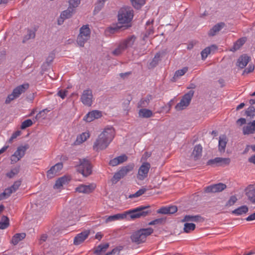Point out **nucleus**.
<instances>
[{
  "mask_svg": "<svg viewBox=\"0 0 255 255\" xmlns=\"http://www.w3.org/2000/svg\"><path fill=\"white\" fill-rule=\"evenodd\" d=\"M133 17V10L130 6H124L121 8L118 14V19L119 24L113 26V33L119 29L125 30L131 26V21Z\"/></svg>",
  "mask_w": 255,
  "mask_h": 255,
  "instance_id": "f257e3e1",
  "label": "nucleus"
},
{
  "mask_svg": "<svg viewBox=\"0 0 255 255\" xmlns=\"http://www.w3.org/2000/svg\"><path fill=\"white\" fill-rule=\"evenodd\" d=\"M149 208V206H141L127 212V213L117 214L113 215V221L120 220L126 218L127 215H128L131 219L145 217L151 212Z\"/></svg>",
  "mask_w": 255,
  "mask_h": 255,
  "instance_id": "f03ea898",
  "label": "nucleus"
},
{
  "mask_svg": "<svg viewBox=\"0 0 255 255\" xmlns=\"http://www.w3.org/2000/svg\"><path fill=\"white\" fill-rule=\"evenodd\" d=\"M111 137L112 128H105L94 142V149L98 150L105 149L110 144Z\"/></svg>",
  "mask_w": 255,
  "mask_h": 255,
  "instance_id": "7ed1b4c3",
  "label": "nucleus"
},
{
  "mask_svg": "<svg viewBox=\"0 0 255 255\" xmlns=\"http://www.w3.org/2000/svg\"><path fill=\"white\" fill-rule=\"evenodd\" d=\"M153 232V230L151 228L141 229L133 232L130 237V239L132 242L139 244L144 242L146 237L151 235Z\"/></svg>",
  "mask_w": 255,
  "mask_h": 255,
  "instance_id": "20e7f679",
  "label": "nucleus"
},
{
  "mask_svg": "<svg viewBox=\"0 0 255 255\" xmlns=\"http://www.w3.org/2000/svg\"><path fill=\"white\" fill-rule=\"evenodd\" d=\"M77 42L80 47H84L85 43L90 39L91 30L88 24L84 25L80 28Z\"/></svg>",
  "mask_w": 255,
  "mask_h": 255,
  "instance_id": "39448f33",
  "label": "nucleus"
},
{
  "mask_svg": "<svg viewBox=\"0 0 255 255\" xmlns=\"http://www.w3.org/2000/svg\"><path fill=\"white\" fill-rule=\"evenodd\" d=\"M29 84L24 83L15 88L12 93L7 97L5 103L9 104L12 101L19 97L21 94L24 93L29 88Z\"/></svg>",
  "mask_w": 255,
  "mask_h": 255,
  "instance_id": "423d86ee",
  "label": "nucleus"
},
{
  "mask_svg": "<svg viewBox=\"0 0 255 255\" xmlns=\"http://www.w3.org/2000/svg\"><path fill=\"white\" fill-rule=\"evenodd\" d=\"M92 168L91 163L88 159H79V164L77 166V170L84 176L87 177L90 175L92 172Z\"/></svg>",
  "mask_w": 255,
  "mask_h": 255,
  "instance_id": "0eeeda50",
  "label": "nucleus"
},
{
  "mask_svg": "<svg viewBox=\"0 0 255 255\" xmlns=\"http://www.w3.org/2000/svg\"><path fill=\"white\" fill-rule=\"evenodd\" d=\"M134 166L133 163H130L121 167L120 170L116 172L113 176V183H116L120 179L123 178L133 169Z\"/></svg>",
  "mask_w": 255,
  "mask_h": 255,
  "instance_id": "6e6552de",
  "label": "nucleus"
},
{
  "mask_svg": "<svg viewBox=\"0 0 255 255\" xmlns=\"http://www.w3.org/2000/svg\"><path fill=\"white\" fill-rule=\"evenodd\" d=\"M194 93V91L191 90L187 93L185 94L182 98L180 102L176 105V110L177 111H180L187 107L189 105L193 96Z\"/></svg>",
  "mask_w": 255,
  "mask_h": 255,
  "instance_id": "1a4fd4ad",
  "label": "nucleus"
},
{
  "mask_svg": "<svg viewBox=\"0 0 255 255\" xmlns=\"http://www.w3.org/2000/svg\"><path fill=\"white\" fill-rule=\"evenodd\" d=\"M28 144L20 146L10 157L11 164H14L19 161L25 155L26 150L28 148Z\"/></svg>",
  "mask_w": 255,
  "mask_h": 255,
  "instance_id": "9d476101",
  "label": "nucleus"
},
{
  "mask_svg": "<svg viewBox=\"0 0 255 255\" xmlns=\"http://www.w3.org/2000/svg\"><path fill=\"white\" fill-rule=\"evenodd\" d=\"M93 98L92 91L90 89H87L83 91L80 100L84 105L90 107L92 104Z\"/></svg>",
  "mask_w": 255,
  "mask_h": 255,
  "instance_id": "9b49d317",
  "label": "nucleus"
},
{
  "mask_svg": "<svg viewBox=\"0 0 255 255\" xmlns=\"http://www.w3.org/2000/svg\"><path fill=\"white\" fill-rule=\"evenodd\" d=\"M150 168V163L148 162L143 163L139 168L137 178L140 180H143L147 177Z\"/></svg>",
  "mask_w": 255,
  "mask_h": 255,
  "instance_id": "f8f14e48",
  "label": "nucleus"
},
{
  "mask_svg": "<svg viewBox=\"0 0 255 255\" xmlns=\"http://www.w3.org/2000/svg\"><path fill=\"white\" fill-rule=\"evenodd\" d=\"M109 247L110 244L108 243H102L93 249V253L96 255H111L112 252L104 255Z\"/></svg>",
  "mask_w": 255,
  "mask_h": 255,
  "instance_id": "ddd939ff",
  "label": "nucleus"
},
{
  "mask_svg": "<svg viewBox=\"0 0 255 255\" xmlns=\"http://www.w3.org/2000/svg\"><path fill=\"white\" fill-rule=\"evenodd\" d=\"M96 187L94 183H91L89 185L81 184L76 188V191L79 193L85 194H89L92 192Z\"/></svg>",
  "mask_w": 255,
  "mask_h": 255,
  "instance_id": "4468645a",
  "label": "nucleus"
},
{
  "mask_svg": "<svg viewBox=\"0 0 255 255\" xmlns=\"http://www.w3.org/2000/svg\"><path fill=\"white\" fill-rule=\"evenodd\" d=\"M225 184L219 183L216 184H213L206 187L205 188V191L206 193H216L221 192L226 188Z\"/></svg>",
  "mask_w": 255,
  "mask_h": 255,
  "instance_id": "2eb2a0df",
  "label": "nucleus"
},
{
  "mask_svg": "<svg viewBox=\"0 0 255 255\" xmlns=\"http://www.w3.org/2000/svg\"><path fill=\"white\" fill-rule=\"evenodd\" d=\"M63 167V164L62 163H58L52 166L49 170L47 172V178L51 179L57 176L58 174V172Z\"/></svg>",
  "mask_w": 255,
  "mask_h": 255,
  "instance_id": "dca6fc26",
  "label": "nucleus"
},
{
  "mask_svg": "<svg viewBox=\"0 0 255 255\" xmlns=\"http://www.w3.org/2000/svg\"><path fill=\"white\" fill-rule=\"evenodd\" d=\"M89 234V230H85L77 234L74 239V245L76 246L80 245L88 237Z\"/></svg>",
  "mask_w": 255,
  "mask_h": 255,
  "instance_id": "f3484780",
  "label": "nucleus"
},
{
  "mask_svg": "<svg viewBox=\"0 0 255 255\" xmlns=\"http://www.w3.org/2000/svg\"><path fill=\"white\" fill-rule=\"evenodd\" d=\"M74 12L75 9L69 6L66 10L63 11L60 14V19L62 20H58V24H61L65 19L71 17Z\"/></svg>",
  "mask_w": 255,
  "mask_h": 255,
  "instance_id": "a211bd4d",
  "label": "nucleus"
},
{
  "mask_svg": "<svg viewBox=\"0 0 255 255\" xmlns=\"http://www.w3.org/2000/svg\"><path fill=\"white\" fill-rule=\"evenodd\" d=\"M102 116L100 111L95 110L89 112L84 118V120L87 122H91L96 119H98Z\"/></svg>",
  "mask_w": 255,
  "mask_h": 255,
  "instance_id": "6ab92c4d",
  "label": "nucleus"
},
{
  "mask_svg": "<svg viewBox=\"0 0 255 255\" xmlns=\"http://www.w3.org/2000/svg\"><path fill=\"white\" fill-rule=\"evenodd\" d=\"M177 208L176 206L163 207L157 211V213L162 214H172L176 212Z\"/></svg>",
  "mask_w": 255,
  "mask_h": 255,
  "instance_id": "aec40b11",
  "label": "nucleus"
},
{
  "mask_svg": "<svg viewBox=\"0 0 255 255\" xmlns=\"http://www.w3.org/2000/svg\"><path fill=\"white\" fill-rule=\"evenodd\" d=\"M250 60V58L247 55H241L238 59L237 66L241 69L245 67Z\"/></svg>",
  "mask_w": 255,
  "mask_h": 255,
  "instance_id": "412c9836",
  "label": "nucleus"
},
{
  "mask_svg": "<svg viewBox=\"0 0 255 255\" xmlns=\"http://www.w3.org/2000/svg\"><path fill=\"white\" fill-rule=\"evenodd\" d=\"M255 131V121L248 123L243 128V133L244 135L253 133Z\"/></svg>",
  "mask_w": 255,
  "mask_h": 255,
  "instance_id": "4be33fe9",
  "label": "nucleus"
},
{
  "mask_svg": "<svg viewBox=\"0 0 255 255\" xmlns=\"http://www.w3.org/2000/svg\"><path fill=\"white\" fill-rule=\"evenodd\" d=\"M227 142L228 139L225 135L220 136L218 145L219 150L220 152H225Z\"/></svg>",
  "mask_w": 255,
  "mask_h": 255,
  "instance_id": "5701e85b",
  "label": "nucleus"
},
{
  "mask_svg": "<svg viewBox=\"0 0 255 255\" xmlns=\"http://www.w3.org/2000/svg\"><path fill=\"white\" fill-rule=\"evenodd\" d=\"M69 181L70 179L66 176L59 178L55 182L54 188L60 189L63 185L67 184Z\"/></svg>",
  "mask_w": 255,
  "mask_h": 255,
  "instance_id": "b1692460",
  "label": "nucleus"
},
{
  "mask_svg": "<svg viewBox=\"0 0 255 255\" xmlns=\"http://www.w3.org/2000/svg\"><path fill=\"white\" fill-rule=\"evenodd\" d=\"M152 98L151 95H147L145 97L141 99L138 103V107L142 108L147 107Z\"/></svg>",
  "mask_w": 255,
  "mask_h": 255,
  "instance_id": "393cba45",
  "label": "nucleus"
},
{
  "mask_svg": "<svg viewBox=\"0 0 255 255\" xmlns=\"http://www.w3.org/2000/svg\"><path fill=\"white\" fill-rule=\"evenodd\" d=\"M128 156L126 154H122L113 159V166H117L127 161Z\"/></svg>",
  "mask_w": 255,
  "mask_h": 255,
  "instance_id": "a878e982",
  "label": "nucleus"
},
{
  "mask_svg": "<svg viewBox=\"0 0 255 255\" xmlns=\"http://www.w3.org/2000/svg\"><path fill=\"white\" fill-rule=\"evenodd\" d=\"M225 25V23L220 22L215 25L209 31V35L210 36H214L216 33L221 30Z\"/></svg>",
  "mask_w": 255,
  "mask_h": 255,
  "instance_id": "bb28decb",
  "label": "nucleus"
},
{
  "mask_svg": "<svg viewBox=\"0 0 255 255\" xmlns=\"http://www.w3.org/2000/svg\"><path fill=\"white\" fill-rule=\"evenodd\" d=\"M136 37L134 35H131L128 36L127 39L122 42L125 46V48L131 47L134 44Z\"/></svg>",
  "mask_w": 255,
  "mask_h": 255,
  "instance_id": "cd10ccee",
  "label": "nucleus"
},
{
  "mask_svg": "<svg viewBox=\"0 0 255 255\" xmlns=\"http://www.w3.org/2000/svg\"><path fill=\"white\" fill-rule=\"evenodd\" d=\"M202 152V146L200 144L195 145L192 152V155L194 156V159L197 160L199 159L201 156Z\"/></svg>",
  "mask_w": 255,
  "mask_h": 255,
  "instance_id": "c85d7f7f",
  "label": "nucleus"
},
{
  "mask_svg": "<svg viewBox=\"0 0 255 255\" xmlns=\"http://www.w3.org/2000/svg\"><path fill=\"white\" fill-rule=\"evenodd\" d=\"M138 115L139 117L141 118H149L153 116V113L149 109L143 108L139 111Z\"/></svg>",
  "mask_w": 255,
  "mask_h": 255,
  "instance_id": "c756f323",
  "label": "nucleus"
},
{
  "mask_svg": "<svg viewBox=\"0 0 255 255\" xmlns=\"http://www.w3.org/2000/svg\"><path fill=\"white\" fill-rule=\"evenodd\" d=\"M202 219V217L200 215H186L184 216L183 219L181 220L182 222H198L200 221Z\"/></svg>",
  "mask_w": 255,
  "mask_h": 255,
  "instance_id": "7c9ffc66",
  "label": "nucleus"
},
{
  "mask_svg": "<svg viewBox=\"0 0 255 255\" xmlns=\"http://www.w3.org/2000/svg\"><path fill=\"white\" fill-rule=\"evenodd\" d=\"M217 49L216 46L213 45L211 47H208L205 48L202 51L201 54L202 56V59H206L208 55L211 52V51L215 50Z\"/></svg>",
  "mask_w": 255,
  "mask_h": 255,
  "instance_id": "2f4dec72",
  "label": "nucleus"
},
{
  "mask_svg": "<svg viewBox=\"0 0 255 255\" xmlns=\"http://www.w3.org/2000/svg\"><path fill=\"white\" fill-rule=\"evenodd\" d=\"M26 236L25 233H17L15 234L12 239L11 243L14 245H17L19 242L24 239Z\"/></svg>",
  "mask_w": 255,
  "mask_h": 255,
  "instance_id": "473e14b6",
  "label": "nucleus"
},
{
  "mask_svg": "<svg viewBox=\"0 0 255 255\" xmlns=\"http://www.w3.org/2000/svg\"><path fill=\"white\" fill-rule=\"evenodd\" d=\"M248 211V208L246 206H242L232 211V213L240 215L246 213Z\"/></svg>",
  "mask_w": 255,
  "mask_h": 255,
  "instance_id": "72a5a7b5",
  "label": "nucleus"
},
{
  "mask_svg": "<svg viewBox=\"0 0 255 255\" xmlns=\"http://www.w3.org/2000/svg\"><path fill=\"white\" fill-rule=\"evenodd\" d=\"M90 137L89 132H85L78 135L77 137L76 141L78 143H82L86 141Z\"/></svg>",
  "mask_w": 255,
  "mask_h": 255,
  "instance_id": "f704fd0d",
  "label": "nucleus"
},
{
  "mask_svg": "<svg viewBox=\"0 0 255 255\" xmlns=\"http://www.w3.org/2000/svg\"><path fill=\"white\" fill-rule=\"evenodd\" d=\"M161 54L159 52L156 53L152 60L149 64L150 68H153L155 67L160 61Z\"/></svg>",
  "mask_w": 255,
  "mask_h": 255,
  "instance_id": "c9c22d12",
  "label": "nucleus"
},
{
  "mask_svg": "<svg viewBox=\"0 0 255 255\" xmlns=\"http://www.w3.org/2000/svg\"><path fill=\"white\" fill-rule=\"evenodd\" d=\"M126 48L121 42L118 47L113 51V54L116 56L120 55Z\"/></svg>",
  "mask_w": 255,
  "mask_h": 255,
  "instance_id": "e433bc0d",
  "label": "nucleus"
},
{
  "mask_svg": "<svg viewBox=\"0 0 255 255\" xmlns=\"http://www.w3.org/2000/svg\"><path fill=\"white\" fill-rule=\"evenodd\" d=\"M9 224L8 218L6 216H3L0 221V229H5L8 227Z\"/></svg>",
  "mask_w": 255,
  "mask_h": 255,
  "instance_id": "4c0bfd02",
  "label": "nucleus"
},
{
  "mask_svg": "<svg viewBox=\"0 0 255 255\" xmlns=\"http://www.w3.org/2000/svg\"><path fill=\"white\" fill-rule=\"evenodd\" d=\"M195 224L193 223H186L184 224L183 230L184 232L189 233L194 231L195 229Z\"/></svg>",
  "mask_w": 255,
  "mask_h": 255,
  "instance_id": "58836bf2",
  "label": "nucleus"
},
{
  "mask_svg": "<svg viewBox=\"0 0 255 255\" xmlns=\"http://www.w3.org/2000/svg\"><path fill=\"white\" fill-rule=\"evenodd\" d=\"M12 193L14 192L9 187L6 188L2 193L0 194V201L8 198Z\"/></svg>",
  "mask_w": 255,
  "mask_h": 255,
  "instance_id": "ea45409f",
  "label": "nucleus"
},
{
  "mask_svg": "<svg viewBox=\"0 0 255 255\" xmlns=\"http://www.w3.org/2000/svg\"><path fill=\"white\" fill-rule=\"evenodd\" d=\"M132 5L136 9L140 8L144 4L145 0H130Z\"/></svg>",
  "mask_w": 255,
  "mask_h": 255,
  "instance_id": "a19ab883",
  "label": "nucleus"
},
{
  "mask_svg": "<svg viewBox=\"0 0 255 255\" xmlns=\"http://www.w3.org/2000/svg\"><path fill=\"white\" fill-rule=\"evenodd\" d=\"M245 38H240L238 39L236 43L234 44V46L233 47L232 51H236L239 49L245 43Z\"/></svg>",
  "mask_w": 255,
  "mask_h": 255,
  "instance_id": "79ce46f5",
  "label": "nucleus"
},
{
  "mask_svg": "<svg viewBox=\"0 0 255 255\" xmlns=\"http://www.w3.org/2000/svg\"><path fill=\"white\" fill-rule=\"evenodd\" d=\"M166 222V218H161L155 219L148 223L149 225H162Z\"/></svg>",
  "mask_w": 255,
  "mask_h": 255,
  "instance_id": "37998d69",
  "label": "nucleus"
},
{
  "mask_svg": "<svg viewBox=\"0 0 255 255\" xmlns=\"http://www.w3.org/2000/svg\"><path fill=\"white\" fill-rule=\"evenodd\" d=\"M188 71L187 67H184L182 69L176 71L174 74V78H178L184 75Z\"/></svg>",
  "mask_w": 255,
  "mask_h": 255,
  "instance_id": "c03bdc74",
  "label": "nucleus"
},
{
  "mask_svg": "<svg viewBox=\"0 0 255 255\" xmlns=\"http://www.w3.org/2000/svg\"><path fill=\"white\" fill-rule=\"evenodd\" d=\"M19 167H16L12 169L10 172L6 173V176L9 178H13L15 175L19 173Z\"/></svg>",
  "mask_w": 255,
  "mask_h": 255,
  "instance_id": "a18cd8bd",
  "label": "nucleus"
},
{
  "mask_svg": "<svg viewBox=\"0 0 255 255\" xmlns=\"http://www.w3.org/2000/svg\"><path fill=\"white\" fill-rule=\"evenodd\" d=\"M35 34L34 31L32 30H28L27 32V34L25 35V36L23 37V39L22 40L23 43H25L27 40L33 39L35 37Z\"/></svg>",
  "mask_w": 255,
  "mask_h": 255,
  "instance_id": "49530a36",
  "label": "nucleus"
},
{
  "mask_svg": "<svg viewBox=\"0 0 255 255\" xmlns=\"http://www.w3.org/2000/svg\"><path fill=\"white\" fill-rule=\"evenodd\" d=\"M246 115L250 117H254L255 116V108L254 106H250L246 111Z\"/></svg>",
  "mask_w": 255,
  "mask_h": 255,
  "instance_id": "de8ad7c7",
  "label": "nucleus"
},
{
  "mask_svg": "<svg viewBox=\"0 0 255 255\" xmlns=\"http://www.w3.org/2000/svg\"><path fill=\"white\" fill-rule=\"evenodd\" d=\"M145 188H142L138 190L134 194H130L128 196L129 198H136L140 196L143 194L146 191Z\"/></svg>",
  "mask_w": 255,
  "mask_h": 255,
  "instance_id": "09e8293b",
  "label": "nucleus"
},
{
  "mask_svg": "<svg viewBox=\"0 0 255 255\" xmlns=\"http://www.w3.org/2000/svg\"><path fill=\"white\" fill-rule=\"evenodd\" d=\"M33 125V122L30 119L26 120L23 121L21 125L20 128L22 129H24L26 128L31 126Z\"/></svg>",
  "mask_w": 255,
  "mask_h": 255,
  "instance_id": "8fccbe9b",
  "label": "nucleus"
},
{
  "mask_svg": "<svg viewBox=\"0 0 255 255\" xmlns=\"http://www.w3.org/2000/svg\"><path fill=\"white\" fill-rule=\"evenodd\" d=\"M50 110L48 109H45L41 111H40L35 117V119H39L41 118H45L46 117L47 113L49 112Z\"/></svg>",
  "mask_w": 255,
  "mask_h": 255,
  "instance_id": "3c124183",
  "label": "nucleus"
},
{
  "mask_svg": "<svg viewBox=\"0 0 255 255\" xmlns=\"http://www.w3.org/2000/svg\"><path fill=\"white\" fill-rule=\"evenodd\" d=\"M81 0H69V6L73 8L74 9L80 4Z\"/></svg>",
  "mask_w": 255,
  "mask_h": 255,
  "instance_id": "603ef678",
  "label": "nucleus"
},
{
  "mask_svg": "<svg viewBox=\"0 0 255 255\" xmlns=\"http://www.w3.org/2000/svg\"><path fill=\"white\" fill-rule=\"evenodd\" d=\"M231 162L229 158L219 157V165L224 166L229 165Z\"/></svg>",
  "mask_w": 255,
  "mask_h": 255,
  "instance_id": "864d4df0",
  "label": "nucleus"
},
{
  "mask_svg": "<svg viewBox=\"0 0 255 255\" xmlns=\"http://www.w3.org/2000/svg\"><path fill=\"white\" fill-rule=\"evenodd\" d=\"M104 4L103 2L98 0V2L95 4V9L94 10V14L100 11L103 8Z\"/></svg>",
  "mask_w": 255,
  "mask_h": 255,
  "instance_id": "5fc2aeb1",
  "label": "nucleus"
},
{
  "mask_svg": "<svg viewBox=\"0 0 255 255\" xmlns=\"http://www.w3.org/2000/svg\"><path fill=\"white\" fill-rule=\"evenodd\" d=\"M21 184V181L20 180H17L9 188L13 192H15L18 189Z\"/></svg>",
  "mask_w": 255,
  "mask_h": 255,
  "instance_id": "6e6d98bb",
  "label": "nucleus"
},
{
  "mask_svg": "<svg viewBox=\"0 0 255 255\" xmlns=\"http://www.w3.org/2000/svg\"><path fill=\"white\" fill-rule=\"evenodd\" d=\"M207 165H219V157H216L212 159H210L207 162Z\"/></svg>",
  "mask_w": 255,
  "mask_h": 255,
  "instance_id": "4d7b16f0",
  "label": "nucleus"
},
{
  "mask_svg": "<svg viewBox=\"0 0 255 255\" xmlns=\"http://www.w3.org/2000/svg\"><path fill=\"white\" fill-rule=\"evenodd\" d=\"M254 65L253 64H250L249 67L244 70L243 73V75H244L252 72L254 70Z\"/></svg>",
  "mask_w": 255,
  "mask_h": 255,
  "instance_id": "13d9d810",
  "label": "nucleus"
},
{
  "mask_svg": "<svg viewBox=\"0 0 255 255\" xmlns=\"http://www.w3.org/2000/svg\"><path fill=\"white\" fill-rule=\"evenodd\" d=\"M21 134L20 130H17L13 132L9 139V142H12L13 140L16 138L17 136H19Z\"/></svg>",
  "mask_w": 255,
  "mask_h": 255,
  "instance_id": "bf43d9fd",
  "label": "nucleus"
},
{
  "mask_svg": "<svg viewBox=\"0 0 255 255\" xmlns=\"http://www.w3.org/2000/svg\"><path fill=\"white\" fill-rule=\"evenodd\" d=\"M54 58H55L54 54L52 52L50 53L46 59V63L48 65H49V64H50L51 62H53Z\"/></svg>",
  "mask_w": 255,
  "mask_h": 255,
  "instance_id": "052dcab7",
  "label": "nucleus"
},
{
  "mask_svg": "<svg viewBox=\"0 0 255 255\" xmlns=\"http://www.w3.org/2000/svg\"><path fill=\"white\" fill-rule=\"evenodd\" d=\"M123 249V247L119 246L113 249V255H119L120 252Z\"/></svg>",
  "mask_w": 255,
  "mask_h": 255,
  "instance_id": "680f3d73",
  "label": "nucleus"
},
{
  "mask_svg": "<svg viewBox=\"0 0 255 255\" xmlns=\"http://www.w3.org/2000/svg\"><path fill=\"white\" fill-rule=\"evenodd\" d=\"M68 93V91L66 90H61L58 91L57 93V95L61 97L62 99H64L65 97L67 96V94Z\"/></svg>",
  "mask_w": 255,
  "mask_h": 255,
  "instance_id": "e2e57ef3",
  "label": "nucleus"
},
{
  "mask_svg": "<svg viewBox=\"0 0 255 255\" xmlns=\"http://www.w3.org/2000/svg\"><path fill=\"white\" fill-rule=\"evenodd\" d=\"M237 200V199L236 197H235L234 196H232L230 197V199L228 201L227 205H229V206H232L236 203Z\"/></svg>",
  "mask_w": 255,
  "mask_h": 255,
  "instance_id": "0e129e2a",
  "label": "nucleus"
},
{
  "mask_svg": "<svg viewBox=\"0 0 255 255\" xmlns=\"http://www.w3.org/2000/svg\"><path fill=\"white\" fill-rule=\"evenodd\" d=\"M237 124L241 126L246 124V120L245 118H241L237 121Z\"/></svg>",
  "mask_w": 255,
  "mask_h": 255,
  "instance_id": "69168bd1",
  "label": "nucleus"
},
{
  "mask_svg": "<svg viewBox=\"0 0 255 255\" xmlns=\"http://www.w3.org/2000/svg\"><path fill=\"white\" fill-rule=\"evenodd\" d=\"M246 220L247 221H254V220H255V213L250 215V216H249L246 219Z\"/></svg>",
  "mask_w": 255,
  "mask_h": 255,
  "instance_id": "338daca9",
  "label": "nucleus"
},
{
  "mask_svg": "<svg viewBox=\"0 0 255 255\" xmlns=\"http://www.w3.org/2000/svg\"><path fill=\"white\" fill-rule=\"evenodd\" d=\"M248 160L250 163H253L255 165V155H253L251 156L249 158Z\"/></svg>",
  "mask_w": 255,
  "mask_h": 255,
  "instance_id": "774afa93",
  "label": "nucleus"
}]
</instances>
